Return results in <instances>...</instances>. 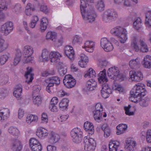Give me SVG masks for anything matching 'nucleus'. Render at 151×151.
<instances>
[{"mask_svg":"<svg viewBox=\"0 0 151 151\" xmlns=\"http://www.w3.org/2000/svg\"><path fill=\"white\" fill-rule=\"evenodd\" d=\"M40 9L41 11L46 14L50 12V10L47 8V6L43 3L40 5Z\"/></svg>","mask_w":151,"mask_h":151,"instance_id":"052dcab7","label":"nucleus"},{"mask_svg":"<svg viewBox=\"0 0 151 151\" xmlns=\"http://www.w3.org/2000/svg\"><path fill=\"white\" fill-rule=\"evenodd\" d=\"M94 109L93 111H103V106L101 103L98 102L96 103L94 105Z\"/></svg>","mask_w":151,"mask_h":151,"instance_id":"5fc2aeb1","label":"nucleus"},{"mask_svg":"<svg viewBox=\"0 0 151 151\" xmlns=\"http://www.w3.org/2000/svg\"><path fill=\"white\" fill-rule=\"evenodd\" d=\"M78 58L79 60L89 62V58L88 56L84 53L81 54L79 55Z\"/></svg>","mask_w":151,"mask_h":151,"instance_id":"69168bd1","label":"nucleus"},{"mask_svg":"<svg viewBox=\"0 0 151 151\" xmlns=\"http://www.w3.org/2000/svg\"><path fill=\"white\" fill-rule=\"evenodd\" d=\"M14 25L11 22H8L3 24L0 29V32L5 35H7L13 30Z\"/></svg>","mask_w":151,"mask_h":151,"instance_id":"ddd939ff","label":"nucleus"},{"mask_svg":"<svg viewBox=\"0 0 151 151\" xmlns=\"http://www.w3.org/2000/svg\"><path fill=\"white\" fill-rule=\"evenodd\" d=\"M104 4L103 0H99L96 5V7L99 11H102L104 9Z\"/></svg>","mask_w":151,"mask_h":151,"instance_id":"864d4df0","label":"nucleus"},{"mask_svg":"<svg viewBox=\"0 0 151 151\" xmlns=\"http://www.w3.org/2000/svg\"><path fill=\"white\" fill-rule=\"evenodd\" d=\"M137 39L134 37L132 40L131 42V47L136 51H139L143 52H147L148 51V49L146 44L145 42L143 40H140L139 42L140 47L137 44Z\"/></svg>","mask_w":151,"mask_h":151,"instance_id":"0eeeda50","label":"nucleus"},{"mask_svg":"<svg viewBox=\"0 0 151 151\" xmlns=\"http://www.w3.org/2000/svg\"><path fill=\"white\" fill-rule=\"evenodd\" d=\"M9 110L7 108H2L0 110V117L1 120H4L10 116Z\"/></svg>","mask_w":151,"mask_h":151,"instance_id":"c9c22d12","label":"nucleus"},{"mask_svg":"<svg viewBox=\"0 0 151 151\" xmlns=\"http://www.w3.org/2000/svg\"><path fill=\"white\" fill-rule=\"evenodd\" d=\"M102 87L101 91V95L104 99L108 98L109 94L111 93L112 90L110 86L106 83L102 85Z\"/></svg>","mask_w":151,"mask_h":151,"instance_id":"412c9836","label":"nucleus"},{"mask_svg":"<svg viewBox=\"0 0 151 151\" xmlns=\"http://www.w3.org/2000/svg\"><path fill=\"white\" fill-rule=\"evenodd\" d=\"M30 148L32 151H41L42 150V146L41 143Z\"/></svg>","mask_w":151,"mask_h":151,"instance_id":"680f3d73","label":"nucleus"},{"mask_svg":"<svg viewBox=\"0 0 151 151\" xmlns=\"http://www.w3.org/2000/svg\"><path fill=\"white\" fill-rule=\"evenodd\" d=\"M41 120L42 123L43 124H47L49 121L48 116L47 114L43 112L42 113L41 117Z\"/></svg>","mask_w":151,"mask_h":151,"instance_id":"3c124183","label":"nucleus"},{"mask_svg":"<svg viewBox=\"0 0 151 151\" xmlns=\"http://www.w3.org/2000/svg\"><path fill=\"white\" fill-rule=\"evenodd\" d=\"M49 56L51 64H54L59 61L62 55L59 52L52 51L49 53Z\"/></svg>","mask_w":151,"mask_h":151,"instance_id":"6ab92c4d","label":"nucleus"},{"mask_svg":"<svg viewBox=\"0 0 151 151\" xmlns=\"http://www.w3.org/2000/svg\"><path fill=\"white\" fill-rule=\"evenodd\" d=\"M145 24L148 27H151V11H148L146 15Z\"/></svg>","mask_w":151,"mask_h":151,"instance_id":"a18cd8bd","label":"nucleus"},{"mask_svg":"<svg viewBox=\"0 0 151 151\" xmlns=\"http://www.w3.org/2000/svg\"><path fill=\"white\" fill-rule=\"evenodd\" d=\"M49 135V139L50 142L53 143L58 142L60 139V135L53 132H50Z\"/></svg>","mask_w":151,"mask_h":151,"instance_id":"72a5a7b5","label":"nucleus"},{"mask_svg":"<svg viewBox=\"0 0 151 151\" xmlns=\"http://www.w3.org/2000/svg\"><path fill=\"white\" fill-rule=\"evenodd\" d=\"M100 45L106 52H109L112 51L114 47L111 42L106 38H102L100 41Z\"/></svg>","mask_w":151,"mask_h":151,"instance_id":"f8f14e48","label":"nucleus"},{"mask_svg":"<svg viewBox=\"0 0 151 151\" xmlns=\"http://www.w3.org/2000/svg\"><path fill=\"white\" fill-rule=\"evenodd\" d=\"M109 151H117L120 146V142L117 140H111L109 142Z\"/></svg>","mask_w":151,"mask_h":151,"instance_id":"cd10ccee","label":"nucleus"},{"mask_svg":"<svg viewBox=\"0 0 151 151\" xmlns=\"http://www.w3.org/2000/svg\"><path fill=\"white\" fill-rule=\"evenodd\" d=\"M64 52L66 56L71 60L75 58V53L73 47L69 45L66 46L64 48Z\"/></svg>","mask_w":151,"mask_h":151,"instance_id":"4be33fe9","label":"nucleus"},{"mask_svg":"<svg viewBox=\"0 0 151 151\" xmlns=\"http://www.w3.org/2000/svg\"><path fill=\"white\" fill-rule=\"evenodd\" d=\"M40 143L38 139L34 138H31L29 140L30 147H31Z\"/></svg>","mask_w":151,"mask_h":151,"instance_id":"6e6d98bb","label":"nucleus"},{"mask_svg":"<svg viewBox=\"0 0 151 151\" xmlns=\"http://www.w3.org/2000/svg\"><path fill=\"white\" fill-rule=\"evenodd\" d=\"M10 55L9 53H5L1 56L0 58V63L2 65L4 64L10 57Z\"/></svg>","mask_w":151,"mask_h":151,"instance_id":"09e8293b","label":"nucleus"},{"mask_svg":"<svg viewBox=\"0 0 151 151\" xmlns=\"http://www.w3.org/2000/svg\"><path fill=\"white\" fill-rule=\"evenodd\" d=\"M35 9L32 4L30 3H28L25 7L24 13L26 15L30 16L32 15L33 12Z\"/></svg>","mask_w":151,"mask_h":151,"instance_id":"ea45409f","label":"nucleus"},{"mask_svg":"<svg viewBox=\"0 0 151 151\" xmlns=\"http://www.w3.org/2000/svg\"><path fill=\"white\" fill-rule=\"evenodd\" d=\"M47 40H51L54 45L56 47L61 46L64 42V38L63 36L60 34L57 35V33L53 31L48 32L46 35Z\"/></svg>","mask_w":151,"mask_h":151,"instance_id":"20e7f679","label":"nucleus"},{"mask_svg":"<svg viewBox=\"0 0 151 151\" xmlns=\"http://www.w3.org/2000/svg\"><path fill=\"white\" fill-rule=\"evenodd\" d=\"M83 132L80 128L76 127L70 132V135L74 142L79 143L81 142L83 137Z\"/></svg>","mask_w":151,"mask_h":151,"instance_id":"6e6552de","label":"nucleus"},{"mask_svg":"<svg viewBox=\"0 0 151 151\" xmlns=\"http://www.w3.org/2000/svg\"><path fill=\"white\" fill-rule=\"evenodd\" d=\"M9 44L5 42V40L1 38L0 36V52L6 50L8 47Z\"/></svg>","mask_w":151,"mask_h":151,"instance_id":"c03bdc74","label":"nucleus"},{"mask_svg":"<svg viewBox=\"0 0 151 151\" xmlns=\"http://www.w3.org/2000/svg\"><path fill=\"white\" fill-rule=\"evenodd\" d=\"M147 93L145 86L143 83H139L134 86L130 91L129 97L130 101L135 103H139L142 107L147 106L150 102V99L145 97Z\"/></svg>","mask_w":151,"mask_h":151,"instance_id":"f257e3e1","label":"nucleus"},{"mask_svg":"<svg viewBox=\"0 0 151 151\" xmlns=\"http://www.w3.org/2000/svg\"><path fill=\"white\" fill-rule=\"evenodd\" d=\"M129 78L130 81L137 82L141 81L143 79V75L140 71L131 70L129 72Z\"/></svg>","mask_w":151,"mask_h":151,"instance_id":"9d476101","label":"nucleus"},{"mask_svg":"<svg viewBox=\"0 0 151 151\" xmlns=\"http://www.w3.org/2000/svg\"><path fill=\"white\" fill-rule=\"evenodd\" d=\"M98 79L99 82L102 85L107 83L108 79L106 76V70L105 69L99 73Z\"/></svg>","mask_w":151,"mask_h":151,"instance_id":"b1692460","label":"nucleus"},{"mask_svg":"<svg viewBox=\"0 0 151 151\" xmlns=\"http://www.w3.org/2000/svg\"><path fill=\"white\" fill-rule=\"evenodd\" d=\"M84 77H88L89 78L94 79L96 77V73L95 70L92 68H89L85 73Z\"/></svg>","mask_w":151,"mask_h":151,"instance_id":"473e14b6","label":"nucleus"},{"mask_svg":"<svg viewBox=\"0 0 151 151\" xmlns=\"http://www.w3.org/2000/svg\"><path fill=\"white\" fill-rule=\"evenodd\" d=\"M92 113L95 120L98 122L102 121L107 116V113L105 111H92Z\"/></svg>","mask_w":151,"mask_h":151,"instance_id":"aec40b11","label":"nucleus"},{"mask_svg":"<svg viewBox=\"0 0 151 151\" xmlns=\"http://www.w3.org/2000/svg\"><path fill=\"white\" fill-rule=\"evenodd\" d=\"M142 21L140 18H137L133 23V27L137 29H138L142 26Z\"/></svg>","mask_w":151,"mask_h":151,"instance_id":"603ef678","label":"nucleus"},{"mask_svg":"<svg viewBox=\"0 0 151 151\" xmlns=\"http://www.w3.org/2000/svg\"><path fill=\"white\" fill-rule=\"evenodd\" d=\"M49 54V53L47 50H43L41 55L39 57V60L40 62H43L48 61L50 59Z\"/></svg>","mask_w":151,"mask_h":151,"instance_id":"f704fd0d","label":"nucleus"},{"mask_svg":"<svg viewBox=\"0 0 151 151\" xmlns=\"http://www.w3.org/2000/svg\"><path fill=\"white\" fill-rule=\"evenodd\" d=\"M110 32L114 35L119 36L122 43H125L128 39L127 30L121 27L118 26L112 29Z\"/></svg>","mask_w":151,"mask_h":151,"instance_id":"39448f33","label":"nucleus"},{"mask_svg":"<svg viewBox=\"0 0 151 151\" xmlns=\"http://www.w3.org/2000/svg\"><path fill=\"white\" fill-rule=\"evenodd\" d=\"M23 147V145L21 141L18 138L13 139L11 145V149L13 151H20Z\"/></svg>","mask_w":151,"mask_h":151,"instance_id":"a211bd4d","label":"nucleus"},{"mask_svg":"<svg viewBox=\"0 0 151 151\" xmlns=\"http://www.w3.org/2000/svg\"><path fill=\"white\" fill-rule=\"evenodd\" d=\"M63 83L66 87L71 88L74 87L76 83V81L70 75H66L63 80Z\"/></svg>","mask_w":151,"mask_h":151,"instance_id":"9b49d317","label":"nucleus"},{"mask_svg":"<svg viewBox=\"0 0 151 151\" xmlns=\"http://www.w3.org/2000/svg\"><path fill=\"white\" fill-rule=\"evenodd\" d=\"M115 2L119 5L128 7L130 6L131 4L129 0H114Z\"/></svg>","mask_w":151,"mask_h":151,"instance_id":"49530a36","label":"nucleus"},{"mask_svg":"<svg viewBox=\"0 0 151 151\" xmlns=\"http://www.w3.org/2000/svg\"><path fill=\"white\" fill-rule=\"evenodd\" d=\"M39 118L38 115L33 114L28 115L26 119V122L28 124H30L32 123H37L39 121Z\"/></svg>","mask_w":151,"mask_h":151,"instance_id":"bb28decb","label":"nucleus"},{"mask_svg":"<svg viewBox=\"0 0 151 151\" xmlns=\"http://www.w3.org/2000/svg\"><path fill=\"white\" fill-rule=\"evenodd\" d=\"M137 145L136 141L133 138L129 137L125 141V148L127 151H134L136 148Z\"/></svg>","mask_w":151,"mask_h":151,"instance_id":"4468645a","label":"nucleus"},{"mask_svg":"<svg viewBox=\"0 0 151 151\" xmlns=\"http://www.w3.org/2000/svg\"><path fill=\"white\" fill-rule=\"evenodd\" d=\"M60 79L57 76L48 78L45 80L44 84L46 86V90L49 94H51L53 91L54 84L58 85L60 83Z\"/></svg>","mask_w":151,"mask_h":151,"instance_id":"423d86ee","label":"nucleus"},{"mask_svg":"<svg viewBox=\"0 0 151 151\" xmlns=\"http://www.w3.org/2000/svg\"><path fill=\"white\" fill-rule=\"evenodd\" d=\"M55 73L53 70H48L43 71L42 73V75L44 77H46L49 76L53 75Z\"/></svg>","mask_w":151,"mask_h":151,"instance_id":"bf43d9fd","label":"nucleus"},{"mask_svg":"<svg viewBox=\"0 0 151 151\" xmlns=\"http://www.w3.org/2000/svg\"><path fill=\"white\" fill-rule=\"evenodd\" d=\"M35 133L39 138L43 139L48 136L49 131L47 129L40 126L37 128Z\"/></svg>","mask_w":151,"mask_h":151,"instance_id":"dca6fc26","label":"nucleus"},{"mask_svg":"<svg viewBox=\"0 0 151 151\" xmlns=\"http://www.w3.org/2000/svg\"><path fill=\"white\" fill-rule=\"evenodd\" d=\"M58 71L60 74L61 75H64L67 72V67L64 65H62L59 68Z\"/></svg>","mask_w":151,"mask_h":151,"instance_id":"e2e57ef3","label":"nucleus"},{"mask_svg":"<svg viewBox=\"0 0 151 151\" xmlns=\"http://www.w3.org/2000/svg\"><path fill=\"white\" fill-rule=\"evenodd\" d=\"M125 114L129 116H133L135 114L136 109L135 107L129 105L124 107Z\"/></svg>","mask_w":151,"mask_h":151,"instance_id":"e433bc0d","label":"nucleus"},{"mask_svg":"<svg viewBox=\"0 0 151 151\" xmlns=\"http://www.w3.org/2000/svg\"><path fill=\"white\" fill-rule=\"evenodd\" d=\"M8 132L14 136L19 137L20 135V132L19 129L15 127H11L8 130Z\"/></svg>","mask_w":151,"mask_h":151,"instance_id":"a19ab883","label":"nucleus"},{"mask_svg":"<svg viewBox=\"0 0 151 151\" xmlns=\"http://www.w3.org/2000/svg\"><path fill=\"white\" fill-rule=\"evenodd\" d=\"M57 105L49 104V108L50 111L52 112H56L58 111V108Z\"/></svg>","mask_w":151,"mask_h":151,"instance_id":"774afa93","label":"nucleus"},{"mask_svg":"<svg viewBox=\"0 0 151 151\" xmlns=\"http://www.w3.org/2000/svg\"><path fill=\"white\" fill-rule=\"evenodd\" d=\"M83 41V39L81 36L76 35L73 37L72 43L74 44H78L80 45L82 43Z\"/></svg>","mask_w":151,"mask_h":151,"instance_id":"de8ad7c7","label":"nucleus"},{"mask_svg":"<svg viewBox=\"0 0 151 151\" xmlns=\"http://www.w3.org/2000/svg\"><path fill=\"white\" fill-rule=\"evenodd\" d=\"M25 114L24 110L22 108H19L18 111V118L20 119H22L24 116Z\"/></svg>","mask_w":151,"mask_h":151,"instance_id":"338daca9","label":"nucleus"},{"mask_svg":"<svg viewBox=\"0 0 151 151\" xmlns=\"http://www.w3.org/2000/svg\"><path fill=\"white\" fill-rule=\"evenodd\" d=\"M41 89V87L39 85H34L32 88L33 95L38 94Z\"/></svg>","mask_w":151,"mask_h":151,"instance_id":"4d7b16f0","label":"nucleus"},{"mask_svg":"<svg viewBox=\"0 0 151 151\" xmlns=\"http://www.w3.org/2000/svg\"><path fill=\"white\" fill-rule=\"evenodd\" d=\"M32 69L31 67H28L27 68V71L26 72L25 76L26 78V81L29 83L31 82L33 79V74L31 73Z\"/></svg>","mask_w":151,"mask_h":151,"instance_id":"58836bf2","label":"nucleus"},{"mask_svg":"<svg viewBox=\"0 0 151 151\" xmlns=\"http://www.w3.org/2000/svg\"><path fill=\"white\" fill-rule=\"evenodd\" d=\"M22 54L20 50L17 49L16 50L15 53V57L14 58L13 63L14 65H17L21 60Z\"/></svg>","mask_w":151,"mask_h":151,"instance_id":"37998d69","label":"nucleus"},{"mask_svg":"<svg viewBox=\"0 0 151 151\" xmlns=\"http://www.w3.org/2000/svg\"><path fill=\"white\" fill-rule=\"evenodd\" d=\"M23 52L27 57L26 60V62H32L33 58L31 56L34 52L33 47L30 45H26L24 48Z\"/></svg>","mask_w":151,"mask_h":151,"instance_id":"f3484780","label":"nucleus"},{"mask_svg":"<svg viewBox=\"0 0 151 151\" xmlns=\"http://www.w3.org/2000/svg\"><path fill=\"white\" fill-rule=\"evenodd\" d=\"M96 42L91 40H87L84 42L82 48L89 52H92L96 47Z\"/></svg>","mask_w":151,"mask_h":151,"instance_id":"2eb2a0df","label":"nucleus"},{"mask_svg":"<svg viewBox=\"0 0 151 151\" xmlns=\"http://www.w3.org/2000/svg\"><path fill=\"white\" fill-rule=\"evenodd\" d=\"M107 74L109 78L115 81H122L127 78V74L122 73L119 68L115 66L109 68L107 71Z\"/></svg>","mask_w":151,"mask_h":151,"instance_id":"7ed1b4c3","label":"nucleus"},{"mask_svg":"<svg viewBox=\"0 0 151 151\" xmlns=\"http://www.w3.org/2000/svg\"><path fill=\"white\" fill-rule=\"evenodd\" d=\"M83 128L85 131L89 134L92 135L94 134L95 129L92 123L88 121L85 122Z\"/></svg>","mask_w":151,"mask_h":151,"instance_id":"5701e85b","label":"nucleus"},{"mask_svg":"<svg viewBox=\"0 0 151 151\" xmlns=\"http://www.w3.org/2000/svg\"><path fill=\"white\" fill-rule=\"evenodd\" d=\"M146 141L151 144V129H148L146 132Z\"/></svg>","mask_w":151,"mask_h":151,"instance_id":"0e129e2a","label":"nucleus"},{"mask_svg":"<svg viewBox=\"0 0 151 151\" xmlns=\"http://www.w3.org/2000/svg\"><path fill=\"white\" fill-rule=\"evenodd\" d=\"M140 64V59L137 58L136 59H131L129 61V65L132 69H136L139 67Z\"/></svg>","mask_w":151,"mask_h":151,"instance_id":"c85d7f7f","label":"nucleus"},{"mask_svg":"<svg viewBox=\"0 0 151 151\" xmlns=\"http://www.w3.org/2000/svg\"><path fill=\"white\" fill-rule=\"evenodd\" d=\"M117 12L114 10L108 11L104 12L102 16L103 20L106 22L115 20L118 17Z\"/></svg>","mask_w":151,"mask_h":151,"instance_id":"1a4fd4ad","label":"nucleus"},{"mask_svg":"<svg viewBox=\"0 0 151 151\" xmlns=\"http://www.w3.org/2000/svg\"><path fill=\"white\" fill-rule=\"evenodd\" d=\"M97 83L94 79L88 80L86 84L85 89L86 90L92 91L97 86Z\"/></svg>","mask_w":151,"mask_h":151,"instance_id":"a878e982","label":"nucleus"},{"mask_svg":"<svg viewBox=\"0 0 151 151\" xmlns=\"http://www.w3.org/2000/svg\"><path fill=\"white\" fill-rule=\"evenodd\" d=\"M33 102L34 104L37 106L40 105L42 103V99L40 96L33 95Z\"/></svg>","mask_w":151,"mask_h":151,"instance_id":"8fccbe9b","label":"nucleus"},{"mask_svg":"<svg viewBox=\"0 0 151 151\" xmlns=\"http://www.w3.org/2000/svg\"><path fill=\"white\" fill-rule=\"evenodd\" d=\"M84 145H89L96 147V142L95 140L93 138L86 136L84 138Z\"/></svg>","mask_w":151,"mask_h":151,"instance_id":"4c0bfd02","label":"nucleus"},{"mask_svg":"<svg viewBox=\"0 0 151 151\" xmlns=\"http://www.w3.org/2000/svg\"><path fill=\"white\" fill-rule=\"evenodd\" d=\"M127 128L128 126L126 124H119L116 127V134L120 135L124 134L127 130Z\"/></svg>","mask_w":151,"mask_h":151,"instance_id":"2f4dec72","label":"nucleus"},{"mask_svg":"<svg viewBox=\"0 0 151 151\" xmlns=\"http://www.w3.org/2000/svg\"><path fill=\"white\" fill-rule=\"evenodd\" d=\"M69 117L68 115H60L58 117L59 122H63L66 121Z\"/></svg>","mask_w":151,"mask_h":151,"instance_id":"13d9d810","label":"nucleus"},{"mask_svg":"<svg viewBox=\"0 0 151 151\" xmlns=\"http://www.w3.org/2000/svg\"><path fill=\"white\" fill-rule=\"evenodd\" d=\"M141 63L144 67L149 69L150 68H151V56L149 55L145 56Z\"/></svg>","mask_w":151,"mask_h":151,"instance_id":"c756f323","label":"nucleus"},{"mask_svg":"<svg viewBox=\"0 0 151 151\" xmlns=\"http://www.w3.org/2000/svg\"><path fill=\"white\" fill-rule=\"evenodd\" d=\"M80 11L83 18L89 22L94 21L97 15L94 10H89L87 6V4L91 5L93 0H80Z\"/></svg>","mask_w":151,"mask_h":151,"instance_id":"f03ea898","label":"nucleus"},{"mask_svg":"<svg viewBox=\"0 0 151 151\" xmlns=\"http://www.w3.org/2000/svg\"><path fill=\"white\" fill-rule=\"evenodd\" d=\"M22 92V86L21 84L16 86L14 88L13 92V96L17 99L20 100L21 98Z\"/></svg>","mask_w":151,"mask_h":151,"instance_id":"393cba45","label":"nucleus"},{"mask_svg":"<svg viewBox=\"0 0 151 151\" xmlns=\"http://www.w3.org/2000/svg\"><path fill=\"white\" fill-rule=\"evenodd\" d=\"M112 89L116 93H123L125 89L122 85L119 83H114L112 86Z\"/></svg>","mask_w":151,"mask_h":151,"instance_id":"7c9ffc66","label":"nucleus"},{"mask_svg":"<svg viewBox=\"0 0 151 151\" xmlns=\"http://www.w3.org/2000/svg\"><path fill=\"white\" fill-rule=\"evenodd\" d=\"M69 100L68 99L64 98L62 99L59 103V107L61 110L66 109L68 106Z\"/></svg>","mask_w":151,"mask_h":151,"instance_id":"79ce46f5","label":"nucleus"}]
</instances>
